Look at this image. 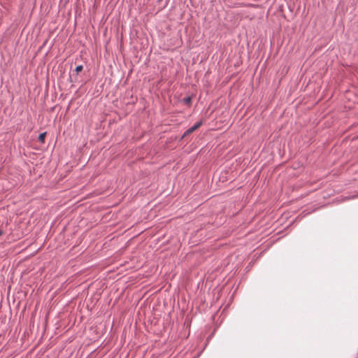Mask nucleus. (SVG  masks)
I'll list each match as a JSON object with an SVG mask.
<instances>
[{
  "instance_id": "nucleus-1",
  "label": "nucleus",
  "mask_w": 358,
  "mask_h": 358,
  "mask_svg": "<svg viewBox=\"0 0 358 358\" xmlns=\"http://www.w3.org/2000/svg\"><path fill=\"white\" fill-rule=\"evenodd\" d=\"M202 124V122H199L198 123H196L195 125H194L193 127H192L191 128L189 129V132H194V131H196L197 129H199Z\"/></svg>"
},
{
  "instance_id": "nucleus-5",
  "label": "nucleus",
  "mask_w": 358,
  "mask_h": 358,
  "mask_svg": "<svg viewBox=\"0 0 358 358\" xmlns=\"http://www.w3.org/2000/svg\"><path fill=\"white\" fill-rule=\"evenodd\" d=\"M83 65H79V66H76V72L77 73H79L80 71H83Z\"/></svg>"
},
{
  "instance_id": "nucleus-7",
  "label": "nucleus",
  "mask_w": 358,
  "mask_h": 358,
  "mask_svg": "<svg viewBox=\"0 0 358 358\" xmlns=\"http://www.w3.org/2000/svg\"><path fill=\"white\" fill-rule=\"evenodd\" d=\"M192 132H189V129L184 133L183 136L190 134Z\"/></svg>"
},
{
  "instance_id": "nucleus-8",
  "label": "nucleus",
  "mask_w": 358,
  "mask_h": 358,
  "mask_svg": "<svg viewBox=\"0 0 358 358\" xmlns=\"http://www.w3.org/2000/svg\"><path fill=\"white\" fill-rule=\"evenodd\" d=\"M3 232L2 230L0 229V236L3 235Z\"/></svg>"
},
{
  "instance_id": "nucleus-4",
  "label": "nucleus",
  "mask_w": 358,
  "mask_h": 358,
  "mask_svg": "<svg viewBox=\"0 0 358 358\" xmlns=\"http://www.w3.org/2000/svg\"><path fill=\"white\" fill-rule=\"evenodd\" d=\"M45 136H46V132L40 134V135L38 136V141L41 143H43L45 142Z\"/></svg>"
},
{
  "instance_id": "nucleus-3",
  "label": "nucleus",
  "mask_w": 358,
  "mask_h": 358,
  "mask_svg": "<svg viewBox=\"0 0 358 358\" xmlns=\"http://www.w3.org/2000/svg\"><path fill=\"white\" fill-rule=\"evenodd\" d=\"M202 124V122H199L198 123H196L195 125H194L193 127H192L191 128L189 129V132H194V131H196L197 129H199Z\"/></svg>"
},
{
  "instance_id": "nucleus-2",
  "label": "nucleus",
  "mask_w": 358,
  "mask_h": 358,
  "mask_svg": "<svg viewBox=\"0 0 358 358\" xmlns=\"http://www.w3.org/2000/svg\"><path fill=\"white\" fill-rule=\"evenodd\" d=\"M202 124V122H199L198 123H196L195 125H194L193 127H192L191 128L189 129V132H194V131H196L197 129H199Z\"/></svg>"
},
{
  "instance_id": "nucleus-6",
  "label": "nucleus",
  "mask_w": 358,
  "mask_h": 358,
  "mask_svg": "<svg viewBox=\"0 0 358 358\" xmlns=\"http://www.w3.org/2000/svg\"><path fill=\"white\" fill-rule=\"evenodd\" d=\"M183 101H184V102H185L186 104H188V105H189V104H190V103H191L192 99H191V97H189H189L185 98V99H183Z\"/></svg>"
}]
</instances>
